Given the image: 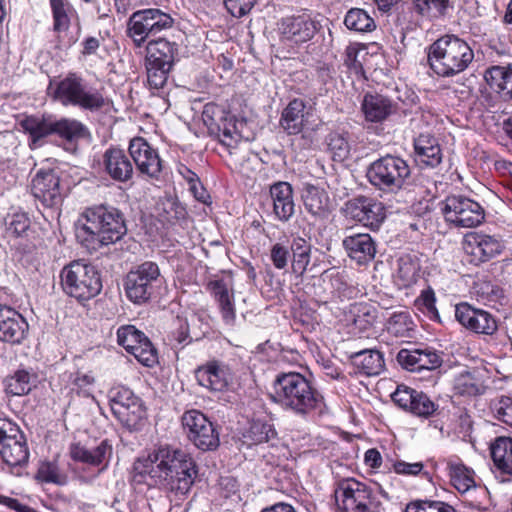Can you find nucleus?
<instances>
[{
  "label": "nucleus",
  "instance_id": "20",
  "mask_svg": "<svg viewBox=\"0 0 512 512\" xmlns=\"http://www.w3.org/2000/svg\"><path fill=\"white\" fill-rule=\"evenodd\" d=\"M322 282L329 288V292L325 290L322 293H316L318 301L328 303L330 301H345L357 298L361 291L358 284L353 283L346 271L329 270L324 273L321 278Z\"/></svg>",
  "mask_w": 512,
  "mask_h": 512
},
{
  "label": "nucleus",
  "instance_id": "43",
  "mask_svg": "<svg viewBox=\"0 0 512 512\" xmlns=\"http://www.w3.org/2000/svg\"><path fill=\"white\" fill-rule=\"evenodd\" d=\"M53 18V31L60 38L66 33L77 13L69 0H49Z\"/></svg>",
  "mask_w": 512,
  "mask_h": 512
},
{
  "label": "nucleus",
  "instance_id": "48",
  "mask_svg": "<svg viewBox=\"0 0 512 512\" xmlns=\"http://www.w3.org/2000/svg\"><path fill=\"white\" fill-rule=\"evenodd\" d=\"M453 389L457 395L472 397L484 394L486 386L475 373L465 371L454 379Z\"/></svg>",
  "mask_w": 512,
  "mask_h": 512
},
{
  "label": "nucleus",
  "instance_id": "19",
  "mask_svg": "<svg viewBox=\"0 0 512 512\" xmlns=\"http://www.w3.org/2000/svg\"><path fill=\"white\" fill-rule=\"evenodd\" d=\"M345 212L350 218L372 230H378L386 218L383 203L366 196H357L347 201Z\"/></svg>",
  "mask_w": 512,
  "mask_h": 512
},
{
  "label": "nucleus",
  "instance_id": "16",
  "mask_svg": "<svg viewBox=\"0 0 512 512\" xmlns=\"http://www.w3.org/2000/svg\"><path fill=\"white\" fill-rule=\"evenodd\" d=\"M117 341L142 365L153 367L158 363L156 349L144 333L136 329L135 326L125 325L118 328Z\"/></svg>",
  "mask_w": 512,
  "mask_h": 512
},
{
  "label": "nucleus",
  "instance_id": "64",
  "mask_svg": "<svg viewBox=\"0 0 512 512\" xmlns=\"http://www.w3.org/2000/svg\"><path fill=\"white\" fill-rule=\"evenodd\" d=\"M290 257V247L280 242L272 245L270 249V260L276 269H285L288 265Z\"/></svg>",
  "mask_w": 512,
  "mask_h": 512
},
{
  "label": "nucleus",
  "instance_id": "23",
  "mask_svg": "<svg viewBox=\"0 0 512 512\" xmlns=\"http://www.w3.org/2000/svg\"><path fill=\"white\" fill-rule=\"evenodd\" d=\"M455 318L464 328L477 334L493 335L498 330L497 320L491 313L467 302L455 306Z\"/></svg>",
  "mask_w": 512,
  "mask_h": 512
},
{
  "label": "nucleus",
  "instance_id": "22",
  "mask_svg": "<svg viewBox=\"0 0 512 512\" xmlns=\"http://www.w3.org/2000/svg\"><path fill=\"white\" fill-rule=\"evenodd\" d=\"M378 318V307L369 302H354L344 310L347 326L359 337H369L375 330Z\"/></svg>",
  "mask_w": 512,
  "mask_h": 512
},
{
  "label": "nucleus",
  "instance_id": "44",
  "mask_svg": "<svg viewBox=\"0 0 512 512\" xmlns=\"http://www.w3.org/2000/svg\"><path fill=\"white\" fill-rule=\"evenodd\" d=\"M20 126L30 135L32 148H37L44 137L53 134L54 120L50 117L28 116L21 120Z\"/></svg>",
  "mask_w": 512,
  "mask_h": 512
},
{
  "label": "nucleus",
  "instance_id": "8",
  "mask_svg": "<svg viewBox=\"0 0 512 512\" xmlns=\"http://www.w3.org/2000/svg\"><path fill=\"white\" fill-rule=\"evenodd\" d=\"M411 174L406 160L387 154L372 162L367 169V178L371 185L383 192L400 190Z\"/></svg>",
  "mask_w": 512,
  "mask_h": 512
},
{
  "label": "nucleus",
  "instance_id": "14",
  "mask_svg": "<svg viewBox=\"0 0 512 512\" xmlns=\"http://www.w3.org/2000/svg\"><path fill=\"white\" fill-rule=\"evenodd\" d=\"M320 29V22L307 12L285 16L278 24L280 39L297 46L312 40Z\"/></svg>",
  "mask_w": 512,
  "mask_h": 512
},
{
  "label": "nucleus",
  "instance_id": "18",
  "mask_svg": "<svg viewBox=\"0 0 512 512\" xmlns=\"http://www.w3.org/2000/svg\"><path fill=\"white\" fill-rule=\"evenodd\" d=\"M0 456L10 466L24 464L29 457L18 428L6 419H0Z\"/></svg>",
  "mask_w": 512,
  "mask_h": 512
},
{
  "label": "nucleus",
  "instance_id": "34",
  "mask_svg": "<svg viewBox=\"0 0 512 512\" xmlns=\"http://www.w3.org/2000/svg\"><path fill=\"white\" fill-rule=\"evenodd\" d=\"M274 218L282 223L289 222L295 214L293 188L290 183L279 181L270 186Z\"/></svg>",
  "mask_w": 512,
  "mask_h": 512
},
{
  "label": "nucleus",
  "instance_id": "51",
  "mask_svg": "<svg viewBox=\"0 0 512 512\" xmlns=\"http://www.w3.org/2000/svg\"><path fill=\"white\" fill-rule=\"evenodd\" d=\"M420 276V264L417 259L405 255L398 260L397 277L403 287L415 284Z\"/></svg>",
  "mask_w": 512,
  "mask_h": 512
},
{
  "label": "nucleus",
  "instance_id": "62",
  "mask_svg": "<svg viewBox=\"0 0 512 512\" xmlns=\"http://www.w3.org/2000/svg\"><path fill=\"white\" fill-rule=\"evenodd\" d=\"M417 302L424 308L426 315L430 320L440 322V315L436 308V296L431 287L421 291Z\"/></svg>",
  "mask_w": 512,
  "mask_h": 512
},
{
  "label": "nucleus",
  "instance_id": "6",
  "mask_svg": "<svg viewBox=\"0 0 512 512\" xmlns=\"http://www.w3.org/2000/svg\"><path fill=\"white\" fill-rule=\"evenodd\" d=\"M61 287L64 293L79 301L97 296L102 289V281L96 267L83 261H73L60 272Z\"/></svg>",
  "mask_w": 512,
  "mask_h": 512
},
{
  "label": "nucleus",
  "instance_id": "45",
  "mask_svg": "<svg viewBox=\"0 0 512 512\" xmlns=\"http://www.w3.org/2000/svg\"><path fill=\"white\" fill-rule=\"evenodd\" d=\"M388 334L399 339L413 338L416 325L408 311L394 312L386 323Z\"/></svg>",
  "mask_w": 512,
  "mask_h": 512
},
{
  "label": "nucleus",
  "instance_id": "28",
  "mask_svg": "<svg viewBox=\"0 0 512 512\" xmlns=\"http://www.w3.org/2000/svg\"><path fill=\"white\" fill-rule=\"evenodd\" d=\"M489 450L496 476L503 483H512V437H496Z\"/></svg>",
  "mask_w": 512,
  "mask_h": 512
},
{
  "label": "nucleus",
  "instance_id": "32",
  "mask_svg": "<svg viewBox=\"0 0 512 512\" xmlns=\"http://www.w3.org/2000/svg\"><path fill=\"white\" fill-rule=\"evenodd\" d=\"M194 376L199 385L211 391H223L229 384L230 370L223 362L211 360L198 367L194 371Z\"/></svg>",
  "mask_w": 512,
  "mask_h": 512
},
{
  "label": "nucleus",
  "instance_id": "50",
  "mask_svg": "<svg viewBox=\"0 0 512 512\" xmlns=\"http://www.w3.org/2000/svg\"><path fill=\"white\" fill-rule=\"evenodd\" d=\"M344 24L347 29L367 33L376 28L374 19L361 8H351L345 15Z\"/></svg>",
  "mask_w": 512,
  "mask_h": 512
},
{
  "label": "nucleus",
  "instance_id": "10",
  "mask_svg": "<svg viewBox=\"0 0 512 512\" xmlns=\"http://www.w3.org/2000/svg\"><path fill=\"white\" fill-rule=\"evenodd\" d=\"M441 213L449 226L475 228L485 220V209L474 199L464 195H449L441 203Z\"/></svg>",
  "mask_w": 512,
  "mask_h": 512
},
{
  "label": "nucleus",
  "instance_id": "58",
  "mask_svg": "<svg viewBox=\"0 0 512 512\" xmlns=\"http://www.w3.org/2000/svg\"><path fill=\"white\" fill-rule=\"evenodd\" d=\"M194 199L201 205V211H197V206L194 205V216L199 215L202 218L212 212V198L208 190L203 186L200 178L194 173Z\"/></svg>",
  "mask_w": 512,
  "mask_h": 512
},
{
  "label": "nucleus",
  "instance_id": "24",
  "mask_svg": "<svg viewBox=\"0 0 512 512\" xmlns=\"http://www.w3.org/2000/svg\"><path fill=\"white\" fill-rule=\"evenodd\" d=\"M398 364L411 372L434 370L441 366L442 357L430 347L403 348L396 356Z\"/></svg>",
  "mask_w": 512,
  "mask_h": 512
},
{
  "label": "nucleus",
  "instance_id": "7",
  "mask_svg": "<svg viewBox=\"0 0 512 512\" xmlns=\"http://www.w3.org/2000/svg\"><path fill=\"white\" fill-rule=\"evenodd\" d=\"M49 89L53 98L64 106L93 111L102 108L105 103L102 93L76 74H69L55 84L50 83Z\"/></svg>",
  "mask_w": 512,
  "mask_h": 512
},
{
  "label": "nucleus",
  "instance_id": "57",
  "mask_svg": "<svg viewBox=\"0 0 512 512\" xmlns=\"http://www.w3.org/2000/svg\"><path fill=\"white\" fill-rule=\"evenodd\" d=\"M145 67L149 87L155 90L163 88L167 82L168 74L171 68H167L164 63L160 65L146 60Z\"/></svg>",
  "mask_w": 512,
  "mask_h": 512
},
{
  "label": "nucleus",
  "instance_id": "4",
  "mask_svg": "<svg viewBox=\"0 0 512 512\" xmlns=\"http://www.w3.org/2000/svg\"><path fill=\"white\" fill-rule=\"evenodd\" d=\"M474 59L470 45L455 35H445L427 48L430 69L439 77L450 78L464 72Z\"/></svg>",
  "mask_w": 512,
  "mask_h": 512
},
{
  "label": "nucleus",
  "instance_id": "21",
  "mask_svg": "<svg viewBox=\"0 0 512 512\" xmlns=\"http://www.w3.org/2000/svg\"><path fill=\"white\" fill-rule=\"evenodd\" d=\"M501 241L495 236L470 232L463 238V250L469 257V262L479 265L490 261L503 251Z\"/></svg>",
  "mask_w": 512,
  "mask_h": 512
},
{
  "label": "nucleus",
  "instance_id": "11",
  "mask_svg": "<svg viewBox=\"0 0 512 512\" xmlns=\"http://www.w3.org/2000/svg\"><path fill=\"white\" fill-rule=\"evenodd\" d=\"M173 18L157 8L135 11L127 22V36L135 47L141 48L150 36L156 35L173 26Z\"/></svg>",
  "mask_w": 512,
  "mask_h": 512
},
{
  "label": "nucleus",
  "instance_id": "53",
  "mask_svg": "<svg viewBox=\"0 0 512 512\" xmlns=\"http://www.w3.org/2000/svg\"><path fill=\"white\" fill-rule=\"evenodd\" d=\"M404 512H457L447 502L433 499H415L407 503Z\"/></svg>",
  "mask_w": 512,
  "mask_h": 512
},
{
  "label": "nucleus",
  "instance_id": "2",
  "mask_svg": "<svg viewBox=\"0 0 512 512\" xmlns=\"http://www.w3.org/2000/svg\"><path fill=\"white\" fill-rule=\"evenodd\" d=\"M270 400L282 410L300 418L321 412L325 405L322 393L299 372H280L272 383Z\"/></svg>",
  "mask_w": 512,
  "mask_h": 512
},
{
  "label": "nucleus",
  "instance_id": "33",
  "mask_svg": "<svg viewBox=\"0 0 512 512\" xmlns=\"http://www.w3.org/2000/svg\"><path fill=\"white\" fill-rule=\"evenodd\" d=\"M301 198L307 213L316 220L328 218L333 210L328 192L323 187L306 183Z\"/></svg>",
  "mask_w": 512,
  "mask_h": 512
},
{
  "label": "nucleus",
  "instance_id": "31",
  "mask_svg": "<svg viewBox=\"0 0 512 512\" xmlns=\"http://www.w3.org/2000/svg\"><path fill=\"white\" fill-rule=\"evenodd\" d=\"M414 160L421 168H435L443 158L438 139L431 133H420L413 140Z\"/></svg>",
  "mask_w": 512,
  "mask_h": 512
},
{
  "label": "nucleus",
  "instance_id": "60",
  "mask_svg": "<svg viewBox=\"0 0 512 512\" xmlns=\"http://www.w3.org/2000/svg\"><path fill=\"white\" fill-rule=\"evenodd\" d=\"M30 227V219L24 212H16L6 218V232L9 236L20 237Z\"/></svg>",
  "mask_w": 512,
  "mask_h": 512
},
{
  "label": "nucleus",
  "instance_id": "47",
  "mask_svg": "<svg viewBox=\"0 0 512 512\" xmlns=\"http://www.w3.org/2000/svg\"><path fill=\"white\" fill-rule=\"evenodd\" d=\"M311 244L303 237L292 239L290 252L292 253L291 267L295 274L303 275L311 260Z\"/></svg>",
  "mask_w": 512,
  "mask_h": 512
},
{
  "label": "nucleus",
  "instance_id": "13",
  "mask_svg": "<svg viewBox=\"0 0 512 512\" xmlns=\"http://www.w3.org/2000/svg\"><path fill=\"white\" fill-rule=\"evenodd\" d=\"M160 270L156 263L147 261L126 276L125 292L129 300L140 304L146 302L152 295L154 283L159 280Z\"/></svg>",
  "mask_w": 512,
  "mask_h": 512
},
{
  "label": "nucleus",
  "instance_id": "9",
  "mask_svg": "<svg viewBox=\"0 0 512 512\" xmlns=\"http://www.w3.org/2000/svg\"><path fill=\"white\" fill-rule=\"evenodd\" d=\"M202 121L209 134L216 136L225 146L232 147L242 137L243 121L222 105L214 102L205 104Z\"/></svg>",
  "mask_w": 512,
  "mask_h": 512
},
{
  "label": "nucleus",
  "instance_id": "17",
  "mask_svg": "<svg viewBox=\"0 0 512 512\" xmlns=\"http://www.w3.org/2000/svg\"><path fill=\"white\" fill-rule=\"evenodd\" d=\"M397 109L398 105L391 97L378 92L364 93L360 102V112L368 130L384 124Z\"/></svg>",
  "mask_w": 512,
  "mask_h": 512
},
{
  "label": "nucleus",
  "instance_id": "3",
  "mask_svg": "<svg viewBox=\"0 0 512 512\" xmlns=\"http://www.w3.org/2000/svg\"><path fill=\"white\" fill-rule=\"evenodd\" d=\"M125 233L122 214L118 209L106 205L87 208L81 214L75 229L77 240L89 251L115 243Z\"/></svg>",
  "mask_w": 512,
  "mask_h": 512
},
{
  "label": "nucleus",
  "instance_id": "40",
  "mask_svg": "<svg viewBox=\"0 0 512 512\" xmlns=\"http://www.w3.org/2000/svg\"><path fill=\"white\" fill-rule=\"evenodd\" d=\"M70 454L73 460L83 462L92 466L107 464L112 455V446L107 440L94 448H87L81 444H73L70 448Z\"/></svg>",
  "mask_w": 512,
  "mask_h": 512
},
{
  "label": "nucleus",
  "instance_id": "56",
  "mask_svg": "<svg viewBox=\"0 0 512 512\" xmlns=\"http://www.w3.org/2000/svg\"><path fill=\"white\" fill-rule=\"evenodd\" d=\"M36 479L44 483L57 485H65L67 483V475L60 471L55 462H42L39 465Z\"/></svg>",
  "mask_w": 512,
  "mask_h": 512
},
{
  "label": "nucleus",
  "instance_id": "59",
  "mask_svg": "<svg viewBox=\"0 0 512 512\" xmlns=\"http://www.w3.org/2000/svg\"><path fill=\"white\" fill-rule=\"evenodd\" d=\"M190 325L187 319L177 317L176 327L172 331L170 336V343L172 347L177 350H182L186 345L190 343Z\"/></svg>",
  "mask_w": 512,
  "mask_h": 512
},
{
  "label": "nucleus",
  "instance_id": "41",
  "mask_svg": "<svg viewBox=\"0 0 512 512\" xmlns=\"http://www.w3.org/2000/svg\"><path fill=\"white\" fill-rule=\"evenodd\" d=\"M177 45L164 38L151 40L146 46V61L160 64L163 63L167 68H172L177 60Z\"/></svg>",
  "mask_w": 512,
  "mask_h": 512
},
{
  "label": "nucleus",
  "instance_id": "26",
  "mask_svg": "<svg viewBox=\"0 0 512 512\" xmlns=\"http://www.w3.org/2000/svg\"><path fill=\"white\" fill-rule=\"evenodd\" d=\"M29 325L14 308L0 304V341L20 344L27 336Z\"/></svg>",
  "mask_w": 512,
  "mask_h": 512
},
{
  "label": "nucleus",
  "instance_id": "55",
  "mask_svg": "<svg viewBox=\"0 0 512 512\" xmlns=\"http://www.w3.org/2000/svg\"><path fill=\"white\" fill-rule=\"evenodd\" d=\"M328 149L333 154L334 159L345 160L350 153V144L348 141V133H340L332 131L327 136Z\"/></svg>",
  "mask_w": 512,
  "mask_h": 512
},
{
  "label": "nucleus",
  "instance_id": "46",
  "mask_svg": "<svg viewBox=\"0 0 512 512\" xmlns=\"http://www.w3.org/2000/svg\"><path fill=\"white\" fill-rule=\"evenodd\" d=\"M37 383L38 376L33 370L19 369L6 379V392L13 396L26 395Z\"/></svg>",
  "mask_w": 512,
  "mask_h": 512
},
{
  "label": "nucleus",
  "instance_id": "25",
  "mask_svg": "<svg viewBox=\"0 0 512 512\" xmlns=\"http://www.w3.org/2000/svg\"><path fill=\"white\" fill-rule=\"evenodd\" d=\"M32 194L47 207L61 203L60 178L53 170H39L32 180Z\"/></svg>",
  "mask_w": 512,
  "mask_h": 512
},
{
  "label": "nucleus",
  "instance_id": "42",
  "mask_svg": "<svg viewBox=\"0 0 512 512\" xmlns=\"http://www.w3.org/2000/svg\"><path fill=\"white\" fill-rule=\"evenodd\" d=\"M306 105L301 99H293L284 108L280 118V126L289 135H297L302 132L305 125Z\"/></svg>",
  "mask_w": 512,
  "mask_h": 512
},
{
  "label": "nucleus",
  "instance_id": "54",
  "mask_svg": "<svg viewBox=\"0 0 512 512\" xmlns=\"http://www.w3.org/2000/svg\"><path fill=\"white\" fill-rule=\"evenodd\" d=\"M451 483L461 493L475 487L474 471L464 464H456L451 467Z\"/></svg>",
  "mask_w": 512,
  "mask_h": 512
},
{
  "label": "nucleus",
  "instance_id": "52",
  "mask_svg": "<svg viewBox=\"0 0 512 512\" xmlns=\"http://www.w3.org/2000/svg\"><path fill=\"white\" fill-rule=\"evenodd\" d=\"M53 134H57L68 141H74L86 135V128L78 120L62 118L54 120Z\"/></svg>",
  "mask_w": 512,
  "mask_h": 512
},
{
  "label": "nucleus",
  "instance_id": "49",
  "mask_svg": "<svg viewBox=\"0 0 512 512\" xmlns=\"http://www.w3.org/2000/svg\"><path fill=\"white\" fill-rule=\"evenodd\" d=\"M450 6V0H412L413 11L422 18H441L446 15Z\"/></svg>",
  "mask_w": 512,
  "mask_h": 512
},
{
  "label": "nucleus",
  "instance_id": "39",
  "mask_svg": "<svg viewBox=\"0 0 512 512\" xmlns=\"http://www.w3.org/2000/svg\"><path fill=\"white\" fill-rule=\"evenodd\" d=\"M484 78L489 88L504 101L512 100V67L492 66L485 73Z\"/></svg>",
  "mask_w": 512,
  "mask_h": 512
},
{
  "label": "nucleus",
  "instance_id": "27",
  "mask_svg": "<svg viewBox=\"0 0 512 512\" xmlns=\"http://www.w3.org/2000/svg\"><path fill=\"white\" fill-rule=\"evenodd\" d=\"M129 155L141 173L149 177H158L162 169L161 160L156 150L145 139L141 137L132 139Z\"/></svg>",
  "mask_w": 512,
  "mask_h": 512
},
{
  "label": "nucleus",
  "instance_id": "30",
  "mask_svg": "<svg viewBox=\"0 0 512 512\" xmlns=\"http://www.w3.org/2000/svg\"><path fill=\"white\" fill-rule=\"evenodd\" d=\"M342 246L348 257L359 265L370 263L376 256L377 245L368 233H353L346 235Z\"/></svg>",
  "mask_w": 512,
  "mask_h": 512
},
{
  "label": "nucleus",
  "instance_id": "63",
  "mask_svg": "<svg viewBox=\"0 0 512 512\" xmlns=\"http://www.w3.org/2000/svg\"><path fill=\"white\" fill-rule=\"evenodd\" d=\"M361 50L358 45L351 44L346 47L344 54V65L357 76H364L365 74L362 62L358 59Z\"/></svg>",
  "mask_w": 512,
  "mask_h": 512
},
{
  "label": "nucleus",
  "instance_id": "5",
  "mask_svg": "<svg viewBox=\"0 0 512 512\" xmlns=\"http://www.w3.org/2000/svg\"><path fill=\"white\" fill-rule=\"evenodd\" d=\"M334 497L336 512H386L378 493L355 478L338 481Z\"/></svg>",
  "mask_w": 512,
  "mask_h": 512
},
{
  "label": "nucleus",
  "instance_id": "36",
  "mask_svg": "<svg viewBox=\"0 0 512 512\" xmlns=\"http://www.w3.org/2000/svg\"><path fill=\"white\" fill-rule=\"evenodd\" d=\"M357 374L377 376L385 369L383 354L377 349H364L349 356Z\"/></svg>",
  "mask_w": 512,
  "mask_h": 512
},
{
  "label": "nucleus",
  "instance_id": "12",
  "mask_svg": "<svg viewBox=\"0 0 512 512\" xmlns=\"http://www.w3.org/2000/svg\"><path fill=\"white\" fill-rule=\"evenodd\" d=\"M392 401L401 410L420 419H431L440 414V406L430 396L406 385H398L391 395Z\"/></svg>",
  "mask_w": 512,
  "mask_h": 512
},
{
  "label": "nucleus",
  "instance_id": "15",
  "mask_svg": "<svg viewBox=\"0 0 512 512\" xmlns=\"http://www.w3.org/2000/svg\"><path fill=\"white\" fill-rule=\"evenodd\" d=\"M108 397L112 413L125 426L134 427L144 417L145 411L141 399L129 388L113 387Z\"/></svg>",
  "mask_w": 512,
  "mask_h": 512
},
{
  "label": "nucleus",
  "instance_id": "35",
  "mask_svg": "<svg viewBox=\"0 0 512 512\" xmlns=\"http://www.w3.org/2000/svg\"><path fill=\"white\" fill-rule=\"evenodd\" d=\"M206 289L215 300L221 318L226 325L232 326L236 321V307L233 290H230L223 279L208 281Z\"/></svg>",
  "mask_w": 512,
  "mask_h": 512
},
{
  "label": "nucleus",
  "instance_id": "61",
  "mask_svg": "<svg viewBox=\"0 0 512 512\" xmlns=\"http://www.w3.org/2000/svg\"><path fill=\"white\" fill-rule=\"evenodd\" d=\"M71 390L83 396L91 395V388L94 384V377L89 373L76 372L70 375Z\"/></svg>",
  "mask_w": 512,
  "mask_h": 512
},
{
  "label": "nucleus",
  "instance_id": "37",
  "mask_svg": "<svg viewBox=\"0 0 512 512\" xmlns=\"http://www.w3.org/2000/svg\"><path fill=\"white\" fill-rule=\"evenodd\" d=\"M194 446L202 451L219 446V434L213 423L200 411L194 409Z\"/></svg>",
  "mask_w": 512,
  "mask_h": 512
},
{
  "label": "nucleus",
  "instance_id": "1",
  "mask_svg": "<svg viewBox=\"0 0 512 512\" xmlns=\"http://www.w3.org/2000/svg\"><path fill=\"white\" fill-rule=\"evenodd\" d=\"M191 469L190 455L169 446H160L134 463L137 475L149 477L155 485H169L181 494L188 493L192 487Z\"/></svg>",
  "mask_w": 512,
  "mask_h": 512
},
{
  "label": "nucleus",
  "instance_id": "38",
  "mask_svg": "<svg viewBox=\"0 0 512 512\" xmlns=\"http://www.w3.org/2000/svg\"><path fill=\"white\" fill-rule=\"evenodd\" d=\"M277 431L274 425L261 419H252L248 426L240 434V441L247 447L269 443L277 439Z\"/></svg>",
  "mask_w": 512,
  "mask_h": 512
},
{
  "label": "nucleus",
  "instance_id": "29",
  "mask_svg": "<svg viewBox=\"0 0 512 512\" xmlns=\"http://www.w3.org/2000/svg\"><path fill=\"white\" fill-rule=\"evenodd\" d=\"M130 157L131 156L122 149H107L102 157L104 172L116 182H128L132 179L134 173Z\"/></svg>",
  "mask_w": 512,
  "mask_h": 512
}]
</instances>
